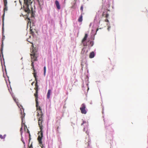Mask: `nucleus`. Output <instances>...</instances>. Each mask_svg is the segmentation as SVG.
Listing matches in <instances>:
<instances>
[{"label":"nucleus","instance_id":"nucleus-10","mask_svg":"<svg viewBox=\"0 0 148 148\" xmlns=\"http://www.w3.org/2000/svg\"><path fill=\"white\" fill-rule=\"evenodd\" d=\"M55 4L57 9L60 10V7L58 1L57 0L56 1Z\"/></svg>","mask_w":148,"mask_h":148},{"label":"nucleus","instance_id":"nucleus-24","mask_svg":"<svg viewBox=\"0 0 148 148\" xmlns=\"http://www.w3.org/2000/svg\"><path fill=\"white\" fill-rule=\"evenodd\" d=\"M29 148H33L32 144V143L30 146H29Z\"/></svg>","mask_w":148,"mask_h":148},{"label":"nucleus","instance_id":"nucleus-20","mask_svg":"<svg viewBox=\"0 0 148 148\" xmlns=\"http://www.w3.org/2000/svg\"><path fill=\"white\" fill-rule=\"evenodd\" d=\"M30 32L31 33H34V32L32 31V29H31V27H30Z\"/></svg>","mask_w":148,"mask_h":148},{"label":"nucleus","instance_id":"nucleus-45","mask_svg":"<svg viewBox=\"0 0 148 148\" xmlns=\"http://www.w3.org/2000/svg\"><path fill=\"white\" fill-rule=\"evenodd\" d=\"M37 1H38L39 0H37Z\"/></svg>","mask_w":148,"mask_h":148},{"label":"nucleus","instance_id":"nucleus-23","mask_svg":"<svg viewBox=\"0 0 148 148\" xmlns=\"http://www.w3.org/2000/svg\"><path fill=\"white\" fill-rule=\"evenodd\" d=\"M108 16H109V14L108 13H106V15L105 16V17H106V18H107L108 17Z\"/></svg>","mask_w":148,"mask_h":148},{"label":"nucleus","instance_id":"nucleus-29","mask_svg":"<svg viewBox=\"0 0 148 148\" xmlns=\"http://www.w3.org/2000/svg\"><path fill=\"white\" fill-rule=\"evenodd\" d=\"M19 106H21V107H22V106L21 105H19ZM22 109L23 110V112H24V109L23 108V107H22Z\"/></svg>","mask_w":148,"mask_h":148},{"label":"nucleus","instance_id":"nucleus-9","mask_svg":"<svg viewBox=\"0 0 148 148\" xmlns=\"http://www.w3.org/2000/svg\"><path fill=\"white\" fill-rule=\"evenodd\" d=\"M38 91H36L35 93L34 94V96L35 97V101L36 103V106H38Z\"/></svg>","mask_w":148,"mask_h":148},{"label":"nucleus","instance_id":"nucleus-19","mask_svg":"<svg viewBox=\"0 0 148 148\" xmlns=\"http://www.w3.org/2000/svg\"><path fill=\"white\" fill-rule=\"evenodd\" d=\"M44 75L45 76V73H46V67L45 66L44 67Z\"/></svg>","mask_w":148,"mask_h":148},{"label":"nucleus","instance_id":"nucleus-38","mask_svg":"<svg viewBox=\"0 0 148 148\" xmlns=\"http://www.w3.org/2000/svg\"><path fill=\"white\" fill-rule=\"evenodd\" d=\"M22 142H23V143L24 144H25V142H24V141H22Z\"/></svg>","mask_w":148,"mask_h":148},{"label":"nucleus","instance_id":"nucleus-15","mask_svg":"<svg viewBox=\"0 0 148 148\" xmlns=\"http://www.w3.org/2000/svg\"><path fill=\"white\" fill-rule=\"evenodd\" d=\"M21 112L20 114H21V118L22 120L23 119V118L24 117L25 113H24V115H23V116L22 115V111L21 109Z\"/></svg>","mask_w":148,"mask_h":148},{"label":"nucleus","instance_id":"nucleus-21","mask_svg":"<svg viewBox=\"0 0 148 148\" xmlns=\"http://www.w3.org/2000/svg\"><path fill=\"white\" fill-rule=\"evenodd\" d=\"M90 45H91V46H92L93 45V42L92 41H90Z\"/></svg>","mask_w":148,"mask_h":148},{"label":"nucleus","instance_id":"nucleus-34","mask_svg":"<svg viewBox=\"0 0 148 148\" xmlns=\"http://www.w3.org/2000/svg\"><path fill=\"white\" fill-rule=\"evenodd\" d=\"M30 20L29 18H28V22H29V21H30Z\"/></svg>","mask_w":148,"mask_h":148},{"label":"nucleus","instance_id":"nucleus-17","mask_svg":"<svg viewBox=\"0 0 148 148\" xmlns=\"http://www.w3.org/2000/svg\"><path fill=\"white\" fill-rule=\"evenodd\" d=\"M8 10V7L7 5L6 6H4V11H6Z\"/></svg>","mask_w":148,"mask_h":148},{"label":"nucleus","instance_id":"nucleus-30","mask_svg":"<svg viewBox=\"0 0 148 148\" xmlns=\"http://www.w3.org/2000/svg\"><path fill=\"white\" fill-rule=\"evenodd\" d=\"M22 127H21V128L20 129V132L21 133H22Z\"/></svg>","mask_w":148,"mask_h":148},{"label":"nucleus","instance_id":"nucleus-13","mask_svg":"<svg viewBox=\"0 0 148 148\" xmlns=\"http://www.w3.org/2000/svg\"><path fill=\"white\" fill-rule=\"evenodd\" d=\"M36 107L37 110L38 111L37 114H38V113L40 110L42 112V110L40 107L38 106H38H36Z\"/></svg>","mask_w":148,"mask_h":148},{"label":"nucleus","instance_id":"nucleus-44","mask_svg":"<svg viewBox=\"0 0 148 148\" xmlns=\"http://www.w3.org/2000/svg\"><path fill=\"white\" fill-rule=\"evenodd\" d=\"M75 1H76V0H74Z\"/></svg>","mask_w":148,"mask_h":148},{"label":"nucleus","instance_id":"nucleus-33","mask_svg":"<svg viewBox=\"0 0 148 148\" xmlns=\"http://www.w3.org/2000/svg\"><path fill=\"white\" fill-rule=\"evenodd\" d=\"M31 69L32 70H34V67H32V68H31Z\"/></svg>","mask_w":148,"mask_h":148},{"label":"nucleus","instance_id":"nucleus-27","mask_svg":"<svg viewBox=\"0 0 148 148\" xmlns=\"http://www.w3.org/2000/svg\"><path fill=\"white\" fill-rule=\"evenodd\" d=\"M105 21L106 22H108L109 21L108 19H106L105 20Z\"/></svg>","mask_w":148,"mask_h":148},{"label":"nucleus","instance_id":"nucleus-12","mask_svg":"<svg viewBox=\"0 0 148 148\" xmlns=\"http://www.w3.org/2000/svg\"><path fill=\"white\" fill-rule=\"evenodd\" d=\"M51 90H49L47 95V97L48 99H49L50 97Z\"/></svg>","mask_w":148,"mask_h":148},{"label":"nucleus","instance_id":"nucleus-37","mask_svg":"<svg viewBox=\"0 0 148 148\" xmlns=\"http://www.w3.org/2000/svg\"><path fill=\"white\" fill-rule=\"evenodd\" d=\"M99 29L98 28H97L96 30V32H97V31Z\"/></svg>","mask_w":148,"mask_h":148},{"label":"nucleus","instance_id":"nucleus-32","mask_svg":"<svg viewBox=\"0 0 148 148\" xmlns=\"http://www.w3.org/2000/svg\"><path fill=\"white\" fill-rule=\"evenodd\" d=\"M35 69H34V70H33V71L34 72L33 73V74L34 73H36L35 72Z\"/></svg>","mask_w":148,"mask_h":148},{"label":"nucleus","instance_id":"nucleus-36","mask_svg":"<svg viewBox=\"0 0 148 148\" xmlns=\"http://www.w3.org/2000/svg\"><path fill=\"white\" fill-rule=\"evenodd\" d=\"M34 83V82H33L32 83V86L33 84Z\"/></svg>","mask_w":148,"mask_h":148},{"label":"nucleus","instance_id":"nucleus-22","mask_svg":"<svg viewBox=\"0 0 148 148\" xmlns=\"http://www.w3.org/2000/svg\"><path fill=\"white\" fill-rule=\"evenodd\" d=\"M14 101L16 102L17 103H18V102H17V99H14ZM17 106H18V107H20V106L17 103Z\"/></svg>","mask_w":148,"mask_h":148},{"label":"nucleus","instance_id":"nucleus-25","mask_svg":"<svg viewBox=\"0 0 148 148\" xmlns=\"http://www.w3.org/2000/svg\"><path fill=\"white\" fill-rule=\"evenodd\" d=\"M80 10L82 11V12L83 11V6L82 5L80 8Z\"/></svg>","mask_w":148,"mask_h":148},{"label":"nucleus","instance_id":"nucleus-31","mask_svg":"<svg viewBox=\"0 0 148 148\" xmlns=\"http://www.w3.org/2000/svg\"><path fill=\"white\" fill-rule=\"evenodd\" d=\"M27 132L28 133H29V135L30 136V134H29V130H27Z\"/></svg>","mask_w":148,"mask_h":148},{"label":"nucleus","instance_id":"nucleus-18","mask_svg":"<svg viewBox=\"0 0 148 148\" xmlns=\"http://www.w3.org/2000/svg\"><path fill=\"white\" fill-rule=\"evenodd\" d=\"M4 5L6 6L7 5V0H3Z\"/></svg>","mask_w":148,"mask_h":148},{"label":"nucleus","instance_id":"nucleus-2","mask_svg":"<svg viewBox=\"0 0 148 148\" xmlns=\"http://www.w3.org/2000/svg\"><path fill=\"white\" fill-rule=\"evenodd\" d=\"M43 114L42 112L41 111H40L38 114H37V116L38 117V125L40 127V130H42L43 125L42 123L43 122L42 116Z\"/></svg>","mask_w":148,"mask_h":148},{"label":"nucleus","instance_id":"nucleus-14","mask_svg":"<svg viewBox=\"0 0 148 148\" xmlns=\"http://www.w3.org/2000/svg\"><path fill=\"white\" fill-rule=\"evenodd\" d=\"M82 16L81 15L78 19V21L79 22H82Z\"/></svg>","mask_w":148,"mask_h":148},{"label":"nucleus","instance_id":"nucleus-5","mask_svg":"<svg viewBox=\"0 0 148 148\" xmlns=\"http://www.w3.org/2000/svg\"><path fill=\"white\" fill-rule=\"evenodd\" d=\"M34 76L35 78V80L36 81V83L35 84V87L34 88V90L36 91H38V85L37 78L36 77V73H33Z\"/></svg>","mask_w":148,"mask_h":148},{"label":"nucleus","instance_id":"nucleus-4","mask_svg":"<svg viewBox=\"0 0 148 148\" xmlns=\"http://www.w3.org/2000/svg\"><path fill=\"white\" fill-rule=\"evenodd\" d=\"M86 106L84 103L82 104L80 108L81 112L82 114H85L87 113V111L86 110Z\"/></svg>","mask_w":148,"mask_h":148},{"label":"nucleus","instance_id":"nucleus-26","mask_svg":"<svg viewBox=\"0 0 148 148\" xmlns=\"http://www.w3.org/2000/svg\"><path fill=\"white\" fill-rule=\"evenodd\" d=\"M110 26H108L107 29L108 31L110 30Z\"/></svg>","mask_w":148,"mask_h":148},{"label":"nucleus","instance_id":"nucleus-41","mask_svg":"<svg viewBox=\"0 0 148 148\" xmlns=\"http://www.w3.org/2000/svg\"><path fill=\"white\" fill-rule=\"evenodd\" d=\"M84 123L83 122V123L82 124H81V125H83Z\"/></svg>","mask_w":148,"mask_h":148},{"label":"nucleus","instance_id":"nucleus-7","mask_svg":"<svg viewBox=\"0 0 148 148\" xmlns=\"http://www.w3.org/2000/svg\"><path fill=\"white\" fill-rule=\"evenodd\" d=\"M88 35L87 34H86L84 38L82 40V43L84 46H86L87 45V44L85 42V41L86 40L88 37Z\"/></svg>","mask_w":148,"mask_h":148},{"label":"nucleus","instance_id":"nucleus-35","mask_svg":"<svg viewBox=\"0 0 148 148\" xmlns=\"http://www.w3.org/2000/svg\"><path fill=\"white\" fill-rule=\"evenodd\" d=\"M104 15H105V14H104V12H103V14H102V15H103V16H104Z\"/></svg>","mask_w":148,"mask_h":148},{"label":"nucleus","instance_id":"nucleus-6","mask_svg":"<svg viewBox=\"0 0 148 148\" xmlns=\"http://www.w3.org/2000/svg\"><path fill=\"white\" fill-rule=\"evenodd\" d=\"M25 3V4L27 5V7L28 8L29 5H30L32 3V1L31 0H24ZM28 9L27 10H26L25 11L26 12H30V10L29 9V8H27Z\"/></svg>","mask_w":148,"mask_h":148},{"label":"nucleus","instance_id":"nucleus-40","mask_svg":"<svg viewBox=\"0 0 148 148\" xmlns=\"http://www.w3.org/2000/svg\"><path fill=\"white\" fill-rule=\"evenodd\" d=\"M86 133L88 135V133H87V131L86 132Z\"/></svg>","mask_w":148,"mask_h":148},{"label":"nucleus","instance_id":"nucleus-43","mask_svg":"<svg viewBox=\"0 0 148 148\" xmlns=\"http://www.w3.org/2000/svg\"><path fill=\"white\" fill-rule=\"evenodd\" d=\"M59 128V127H58V128H57V129H58Z\"/></svg>","mask_w":148,"mask_h":148},{"label":"nucleus","instance_id":"nucleus-8","mask_svg":"<svg viewBox=\"0 0 148 148\" xmlns=\"http://www.w3.org/2000/svg\"><path fill=\"white\" fill-rule=\"evenodd\" d=\"M87 139V140H85V144L87 145V146L88 147L90 146V144H91V142L90 140L89 136L86 138V139Z\"/></svg>","mask_w":148,"mask_h":148},{"label":"nucleus","instance_id":"nucleus-11","mask_svg":"<svg viewBox=\"0 0 148 148\" xmlns=\"http://www.w3.org/2000/svg\"><path fill=\"white\" fill-rule=\"evenodd\" d=\"M95 56V53L93 51L91 52L89 55V58H92Z\"/></svg>","mask_w":148,"mask_h":148},{"label":"nucleus","instance_id":"nucleus-39","mask_svg":"<svg viewBox=\"0 0 148 148\" xmlns=\"http://www.w3.org/2000/svg\"><path fill=\"white\" fill-rule=\"evenodd\" d=\"M41 145V147H41V148H43V145Z\"/></svg>","mask_w":148,"mask_h":148},{"label":"nucleus","instance_id":"nucleus-16","mask_svg":"<svg viewBox=\"0 0 148 148\" xmlns=\"http://www.w3.org/2000/svg\"><path fill=\"white\" fill-rule=\"evenodd\" d=\"M5 135H4L3 136H2L1 135H0V138L1 139H4L5 138Z\"/></svg>","mask_w":148,"mask_h":148},{"label":"nucleus","instance_id":"nucleus-3","mask_svg":"<svg viewBox=\"0 0 148 148\" xmlns=\"http://www.w3.org/2000/svg\"><path fill=\"white\" fill-rule=\"evenodd\" d=\"M40 135H39L38 138V140L40 144V146H41V145H42V138L43 136V131L42 130H40Z\"/></svg>","mask_w":148,"mask_h":148},{"label":"nucleus","instance_id":"nucleus-42","mask_svg":"<svg viewBox=\"0 0 148 148\" xmlns=\"http://www.w3.org/2000/svg\"><path fill=\"white\" fill-rule=\"evenodd\" d=\"M76 2V1H75V4Z\"/></svg>","mask_w":148,"mask_h":148},{"label":"nucleus","instance_id":"nucleus-28","mask_svg":"<svg viewBox=\"0 0 148 148\" xmlns=\"http://www.w3.org/2000/svg\"><path fill=\"white\" fill-rule=\"evenodd\" d=\"M107 123H108V122H105V126H107Z\"/></svg>","mask_w":148,"mask_h":148},{"label":"nucleus","instance_id":"nucleus-1","mask_svg":"<svg viewBox=\"0 0 148 148\" xmlns=\"http://www.w3.org/2000/svg\"><path fill=\"white\" fill-rule=\"evenodd\" d=\"M31 43L32 44L31 48L30 49V51L31 53L30 54L32 62L31 66L32 67H34V62L37 60V55L36 53L37 51V49L36 48L34 47L33 44L32 43Z\"/></svg>","mask_w":148,"mask_h":148}]
</instances>
